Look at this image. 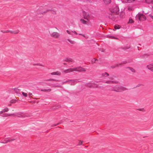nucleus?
I'll return each mask as SVG.
<instances>
[{"label":"nucleus","instance_id":"nucleus-1","mask_svg":"<svg viewBox=\"0 0 153 153\" xmlns=\"http://www.w3.org/2000/svg\"><path fill=\"white\" fill-rule=\"evenodd\" d=\"M57 29L56 27H52L49 30V32L51 36L55 39L58 38L59 37V34L55 31V29Z\"/></svg>","mask_w":153,"mask_h":153},{"label":"nucleus","instance_id":"nucleus-2","mask_svg":"<svg viewBox=\"0 0 153 153\" xmlns=\"http://www.w3.org/2000/svg\"><path fill=\"white\" fill-rule=\"evenodd\" d=\"M136 18H138L140 21H144L146 20V17L145 15L141 13H138L136 16Z\"/></svg>","mask_w":153,"mask_h":153},{"label":"nucleus","instance_id":"nucleus-3","mask_svg":"<svg viewBox=\"0 0 153 153\" xmlns=\"http://www.w3.org/2000/svg\"><path fill=\"white\" fill-rule=\"evenodd\" d=\"M82 16L83 18L86 20L88 21L90 20V16L89 13L85 11H83L82 13Z\"/></svg>","mask_w":153,"mask_h":153},{"label":"nucleus","instance_id":"nucleus-4","mask_svg":"<svg viewBox=\"0 0 153 153\" xmlns=\"http://www.w3.org/2000/svg\"><path fill=\"white\" fill-rule=\"evenodd\" d=\"M74 71L76 72L85 71H86L85 68L81 66L74 68Z\"/></svg>","mask_w":153,"mask_h":153},{"label":"nucleus","instance_id":"nucleus-5","mask_svg":"<svg viewBox=\"0 0 153 153\" xmlns=\"http://www.w3.org/2000/svg\"><path fill=\"white\" fill-rule=\"evenodd\" d=\"M109 80L106 81L105 82V83L107 84H115L116 83V81L112 80L113 79L112 77H109Z\"/></svg>","mask_w":153,"mask_h":153},{"label":"nucleus","instance_id":"nucleus-6","mask_svg":"<svg viewBox=\"0 0 153 153\" xmlns=\"http://www.w3.org/2000/svg\"><path fill=\"white\" fill-rule=\"evenodd\" d=\"M119 10V9L118 7H115L113 9H112L111 12V13L115 14L117 13Z\"/></svg>","mask_w":153,"mask_h":153},{"label":"nucleus","instance_id":"nucleus-7","mask_svg":"<svg viewBox=\"0 0 153 153\" xmlns=\"http://www.w3.org/2000/svg\"><path fill=\"white\" fill-rule=\"evenodd\" d=\"M101 75L102 77L106 79L109 76V74L106 72H104L101 74Z\"/></svg>","mask_w":153,"mask_h":153},{"label":"nucleus","instance_id":"nucleus-8","mask_svg":"<svg viewBox=\"0 0 153 153\" xmlns=\"http://www.w3.org/2000/svg\"><path fill=\"white\" fill-rule=\"evenodd\" d=\"M146 67L148 69L153 72V63L147 65Z\"/></svg>","mask_w":153,"mask_h":153},{"label":"nucleus","instance_id":"nucleus-9","mask_svg":"<svg viewBox=\"0 0 153 153\" xmlns=\"http://www.w3.org/2000/svg\"><path fill=\"white\" fill-rule=\"evenodd\" d=\"M74 71V68H70L68 69L65 70L64 71V72L65 73H68L73 72Z\"/></svg>","mask_w":153,"mask_h":153},{"label":"nucleus","instance_id":"nucleus-10","mask_svg":"<svg viewBox=\"0 0 153 153\" xmlns=\"http://www.w3.org/2000/svg\"><path fill=\"white\" fill-rule=\"evenodd\" d=\"M23 113L22 112H18L16 113V114H15V115L13 116H17L19 118H23Z\"/></svg>","mask_w":153,"mask_h":153},{"label":"nucleus","instance_id":"nucleus-11","mask_svg":"<svg viewBox=\"0 0 153 153\" xmlns=\"http://www.w3.org/2000/svg\"><path fill=\"white\" fill-rule=\"evenodd\" d=\"M115 14L111 13L109 14L108 15V16L110 19L114 20L115 19Z\"/></svg>","mask_w":153,"mask_h":153},{"label":"nucleus","instance_id":"nucleus-12","mask_svg":"<svg viewBox=\"0 0 153 153\" xmlns=\"http://www.w3.org/2000/svg\"><path fill=\"white\" fill-rule=\"evenodd\" d=\"M19 30H10L9 33H11L14 34H17L19 33Z\"/></svg>","mask_w":153,"mask_h":153},{"label":"nucleus","instance_id":"nucleus-13","mask_svg":"<svg viewBox=\"0 0 153 153\" xmlns=\"http://www.w3.org/2000/svg\"><path fill=\"white\" fill-rule=\"evenodd\" d=\"M30 115L27 113H23V118H26L30 117Z\"/></svg>","mask_w":153,"mask_h":153},{"label":"nucleus","instance_id":"nucleus-14","mask_svg":"<svg viewBox=\"0 0 153 153\" xmlns=\"http://www.w3.org/2000/svg\"><path fill=\"white\" fill-rule=\"evenodd\" d=\"M51 74L52 75H60L61 74V73L60 71H57L52 72L51 73Z\"/></svg>","mask_w":153,"mask_h":153},{"label":"nucleus","instance_id":"nucleus-15","mask_svg":"<svg viewBox=\"0 0 153 153\" xmlns=\"http://www.w3.org/2000/svg\"><path fill=\"white\" fill-rule=\"evenodd\" d=\"M80 21L82 23L84 24H87L89 22L88 21L86 20H85L82 19H80Z\"/></svg>","mask_w":153,"mask_h":153},{"label":"nucleus","instance_id":"nucleus-16","mask_svg":"<svg viewBox=\"0 0 153 153\" xmlns=\"http://www.w3.org/2000/svg\"><path fill=\"white\" fill-rule=\"evenodd\" d=\"M118 90H119V91H123L126 90H127V88L125 87L121 86L119 87V89Z\"/></svg>","mask_w":153,"mask_h":153},{"label":"nucleus","instance_id":"nucleus-17","mask_svg":"<svg viewBox=\"0 0 153 153\" xmlns=\"http://www.w3.org/2000/svg\"><path fill=\"white\" fill-rule=\"evenodd\" d=\"M15 115V114H7V113H5L3 115V117H7L10 116H14Z\"/></svg>","mask_w":153,"mask_h":153},{"label":"nucleus","instance_id":"nucleus-18","mask_svg":"<svg viewBox=\"0 0 153 153\" xmlns=\"http://www.w3.org/2000/svg\"><path fill=\"white\" fill-rule=\"evenodd\" d=\"M126 69L128 70H130L133 72H135V70L132 68L130 67H127L126 68Z\"/></svg>","mask_w":153,"mask_h":153},{"label":"nucleus","instance_id":"nucleus-19","mask_svg":"<svg viewBox=\"0 0 153 153\" xmlns=\"http://www.w3.org/2000/svg\"><path fill=\"white\" fill-rule=\"evenodd\" d=\"M135 0H123V1L124 3H131L135 1Z\"/></svg>","mask_w":153,"mask_h":153},{"label":"nucleus","instance_id":"nucleus-20","mask_svg":"<svg viewBox=\"0 0 153 153\" xmlns=\"http://www.w3.org/2000/svg\"><path fill=\"white\" fill-rule=\"evenodd\" d=\"M98 61V60L97 59H96L94 58L91 61V63L92 64H94L95 63H97V62Z\"/></svg>","mask_w":153,"mask_h":153},{"label":"nucleus","instance_id":"nucleus-21","mask_svg":"<svg viewBox=\"0 0 153 153\" xmlns=\"http://www.w3.org/2000/svg\"><path fill=\"white\" fill-rule=\"evenodd\" d=\"M21 93L23 95V96L24 97H27V93L24 92L23 91L21 92Z\"/></svg>","mask_w":153,"mask_h":153},{"label":"nucleus","instance_id":"nucleus-22","mask_svg":"<svg viewBox=\"0 0 153 153\" xmlns=\"http://www.w3.org/2000/svg\"><path fill=\"white\" fill-rule=\"evenodd\" d=\"M128 10L129 11H132L133 10L134 8L132 6H128Z\"/></svg>","mask_w":153,"mask_h":153},{"label":"nucleus","instance_id":"nucleus-23","mask_svg":"<svg viewBox=\"0 0 153 153\" xmlns=\"http://www.w3.org/2000/svg\"><path fill=\"white\" fill-rule=\"evenodd\" d=\"M104 1L105 4H108L110 3L111 0H104Z\"/></svg>","mask_w":153,"mask_h":153},{"label":"nucleus","instance_id":"nucleus-24","mask_svg":"<svg viewBox=\"0 0 153 153\" xmlns=\"http://www.w3.org/2000/svg\"><path fill=\"white\" fill-rule=\"evenodd\" d=\"M66 61L68 62H73L74 60L73 59L71 58H68L67 59Z\"/></svg>","mask_w":153,"mask_h":153},{"label":"nucleus","instance_id":"nucleus-25","mask_svg":"<svg viewBox=\"0 0 153 153\" xmlns=\"http://www.w3.org/2000/svg\"><path fill=\"white\" fill-rule=\"evenodd\" d=\"M120 17L121 18H123L125 17V14L123 12H121L120 13Z\"/></svg>","mask_w":153,"mask_h":153},{"label":"nucleus","instance_id":"nucleus-26","mask_svg":"<svg viewBox=\"0 0 153 153\" xmlns=\"http://www.w3.org/2000/svg\"><path fill=\"white\" fill-rule=\"evenodd\" d=\"M134 22V21L131 18H130L128 23H132Z\"/></svg>","mask_w":153,"mask_h":153},{"label":"nucleus","instance_id":"nucleus-27","mask_svg":"<svg viewBox=\"0 0 153 153\" xmlns=\"http://www.w3.org/2000/svg\"><path fill=\"white\" fill-rule=\"evenodd\" d=\"M146 3H153V0H146Z\"/></svg>","mask_w":153,"mask_h":153},{"label":"nucleus","instance_id":"nucleus-28","mask_svg":"<svg viewBox=\"0 0 153 153\" xmlns=\"http://www.w3.org/2000/svg\"><path fill=\"white\" fill-rule=\"evenodd\" d=\"M3 110L4 112H7L9 111V108L7 107H5L3 109Z\"/></svg>","mask_w":153,"mask_h":153},{"label":"nucleus","instance_id":"nucleus-29","mask_svg":"<svg viewBox=\"0 0 153 153\" xmlns=\"http://www.w3.org/2000/svg\"><path fill=\"white\" fill-rule=\"evenodd\" d=\"M67 40L71 44H74L75 43L74 42L71 40L69 39H67Z\"/></svg>","mask_w":153,"mask_h":153},{"label":"nucleus","instance_id":"nucleus-30","mask_svg":"<svg viewBox=\"0 0 153 153\" xmlns=\"http://www.w3.org/2000/svg\"><path fill=\"white\" fill-rule=\"evenodd\" d=\"M51 91V89H42L41 91L44 92H50Z\"/></svg>","mask_w":153,"mask_h":153},{"label":"nucleus","instance_id":"nucleus-31","mask_svg":"<svg viewBox=\"0 0 153 153\" xmlns=\"http://www.w3.org/2000/svg\"><path fill=\"white\" fill-rule=\"evenodd\" d=\"M15 140V139H13H13H9L7 140H5L6 141L5 143H7V142H10L11 141H12L14 140Z\"/></svg>","mask_w":153,"mask_h":153},{"label":"nucleus","instance_id":"nucleus-32","mask_svg":"<svg viewBox=\"0 0 153 153\" xmlns=\"http://www.w3.org/2000/svg\"><path fill=\"white\" fill-rule=\"evenodd\" d=\"M20 90L17 88H14V91H15V92L17 93H18L20 91Z\"/></svg>","mask_w":153,"mask_h":153},{"label":"nucleus","instance_id":"nucleus-33","mask_svg":"<svg viewBox=\"0 0 153 153\" xmlns=\"http://www.w3.org/2000/svg\"><path fill=\"white\" fill-rule=\"evenodd\" d=\"M51 13L52 14L56 15V12L55 10H51Z\"/></svg>","mask_w":153,"mask_h":153},{"label":"nucleus","instance_id":"nucleus-34","mask_svg":"<svg viewBox=\"0 0 153 153\" xmlns=\"http://www.w3.org/2000/svg\"><path fill=\"white\" fill-rule=\"evenodd\" d=\"M120 26L119 25H116L114 26V28L115 29H119L120 28Z\"/></svg>","mask_w":153,"mask_h":153},{"label":"nucleus","instance_id":"nucleus-35","mask_svg":"<svg viewBox=\"0 0 153 153\" xmlns=\"http://www.w3.org/2000/svg\"><path fill=\"white\" fill-rule=\"evenodd\" d=\"M28 95L29 96V97L30 98H32L33 97H32V96H33V94L32 93H30V92H29L28 94Z\"/></svg>","mask_w":153,"mask_h":153},{"label":"nucleus","instance_id":"nucleus-36","mask_svg":"<svg viewBox=\"0 0 153 153\" xmlns=\"http://www.w3.org/2000/svg\"><path fill=\"white\" fill-rule=\"evenodd\" d=\"M49 11V10H46L45 11H44V12H42V13H41V14H42V15H44L45 14V13H47V12H48Z\"/></svg>","mask_w":153,"mask_h":153},{"label":"nucleus","instance_id":"nucleus-37","mask_svg":"<svg viewBox=\"0 0 153 153\" xmlns=\"http://www.w3.org/2000/svg\"><path fill=\"white\" fill-rule=\"evenodd\" d=\"M1 32L3 33H9V30H1Z\"/></svg>","mask_w":153,"mask_h":153},{"label":"nucleus","instance_id":"nucleus-38","mask_svg":"<svg viewBox=\"0 0 153 153\" xmlns=\"http://www.w3.org/2000/svg\"><path fill=\"white\" fill-rule=\"evenodd\" d=\"M16 100H12L10 101V102L12 103H16Z\"/></svg>","mask_w":153,"mask_h":153},{"label":"nucleus","instance_id":"nucleus-39","mask_svg":"<svg viewBox=\"0 0 153 153\" xmlns=\"http://www.w3.org/2000/svg\"><path fill=\"white\" fill-rule=\"evenodd\" d=\"M130 48V46H129L126 47H124L123 49L124 50H125L127 49H129Z\"/></svg>","mask_w":153,"mask_h":153},{"label":"nucleus","instance_id":"nucleus-40","mask_svg":"<svg viewBox=\"0 0 153 153\" xmlns=\"http://www.w3.org/2000/svg\"><path fill=\"white\" fill-rule=\"evenodd\" d=\"M83 143V141L81 140H79L78 141V144L79 145H82Z\"/></svg>","mask_w":153,"mask_h":153},{"label":"nucleus","instance_id":"nucleus-41","mask_svg":"<svg viewBox=\"0 0 153 153\" xmlns=\"http://www.w3.org/2000/svg\"><path fill=\"white\" fill-rule=\"evenodd\" d=\"M66 31L67 33H68V34H71V35L72 34V31H70L68 30H66Z\"/></svg>","mask_w":153,"mask_h":153},{"label":"nucleus","instance_id":"nucleus-42","mask_svg":"<svg viewBox=\"0 0 153 153\" xmlns=\"http://www.w3.org/2000/svg\"><path fill=\"white\" fill-rule=\"evenodd\" d=\"M33 65H38V66H42V65L40 64H39V63H36V64H33Z\"/></svg>","mask_w":153,"mask_h":153},{"label":"nucleus","instance_id":"nucleus-43","mask_svg":"<svg viewBox=\"0 0 153 153\" xmlns=\"http://www.w3.org/2000/svg\"><path fill=\"white\" fill-rule=\"evenodd\" d=\"M49 81H58V80L57 79H51L48 80Z\"/></svg>","mask_w":153,"mask_h":153},{"label":"nucleus","instance_id":"nucleus-44","mask_svg":"<svg viewBox=\"0 0 153 153\" xmlns=\"http://www.w3.org/2000/svg\"><path fill=\"white\" fill-rule=\"evenodd\" d=\"M82 36L84 37L85 39L88 38V37L87 36L84 35H82Z\"/></svg>","mask_w":153,"mask_h":153},{"label":"nucleus","instance_id":"nucleus-45","mask_svg":"<svg viewBox=\"0 0 153 153\" xmlns=\"http://www.w3.org/2000/svg\"><path fill=\"white\" fill-rule=\"evenodd\" d=\"M53 87H58V88H60V87H61V86H60V85H54Z\"/></svg>","mask_w":153,"mask_h":153},{"label":"nucleus","instance_id":"nucleus-46","mask_svg":"<svg viewBox=\"0 0 153 153\" xmlns=\"http://www.w3.org/2000/svg\"><path fill=\"white\" fill-rule=\"evenodd\" d=\"M3 113H4V112L3 111V110L2 111H0V114H2Z\"/></svg>","mask_w":153,"mask_h":153},{"label":"nucleus","instance_id":"nucleus-47","mask_svg":"<svg viewBox=\"0 0 153 153\" xmlns=\"http://www.w3.org/2000/svg\"><path fill=\"white\" fill-rule=\"evenodd\" d=\"M72 32L73 33H74L75 34H77V33L75 31H72Z\"/></svg>","mask_w":153,"mask_h":153},{"label":"nucleus","instance_id":"nucleus-48","mask_svg":"<svg viewBox=\"0 0 153 153\" xmlns=\"http://www.w3.org/2000/svg\"><path fill=\"white\" fill-rule=\"evenodd\" d=\"M70 81H72L73 82H74L76 81V80H70Z\"/></svg>","mask_w":153,"mask_h":153},{"label":"nucleus","instance_id":"nucleus-49","mask_svg":"<svg viewBox=\"0 0 153 153\" xmlns=\"http://www.w3.org/2000/svg\"><path fill=\"white\" fill-rule=\"evenodd\" d=\"M150 17H151V18L152 19H153V16H150Z\"/></svg>","mask_w":153,"mask_h":153},{"label":"nucleus","instance_id":"nucleus-50","mask_svg":"<svg viewBox=\"0 0 153 153\" xmlns=\"http://www.w3.org/2000/svg\"><path fill=\"white\" fill-rule=\"evenodd\" d=\"M79 35L82 36V34H79Z\"/></svg>","mask_w":153,"mask_h":153},{"label":"nucleus","instance_id":"nucleus-51","mask_svg":"<svg viewBox=\"0 0 153 153\" xmlns=\"http://www.w3.org/2000/svg\"><path fill=\"white\" fill-rule=\"evenodd\" d=\"M63 64H64V65H66V64L65 63H64Z\"/></svg>","mask_w":153,"mask_h":153},{"label":"nucleus","instance_id":"nucleus-52","mask_svg":"<svg viewBox=\"0 0 153 153\" xmlns=\"http://www.w3.org/2000/svg\"><path fill=\"white\" fill-rule=\"evenodd\" d=\"M10 105H10H10H9V106H10Z\"/></svg>","mask_w":153,"mask_h":153},{"label":"nucleus","instance_id":"nucleus-53","mask_svg":"<svg viewBox=\"0 0 153 153\" xmlns=\"http://www.w3.org/2000/svg\"><path fill=\"white\" fill-rule=\"evenodd\" d=\"M10 105H10H10H9V106H10Z\"/></svg>","mask_w":153,"mask_h":153},{"label":"nucleus","instance_id":"nucleus-54","mask_svg":"<svg viewBox=\"0 0 153 153\" xmlns=\"http://www.w3.org/2000/svg\"><path fill=\"white\" fill-rule=\"evenodd\" d=\"M59 153V152H57V153Z\"/></svg>","mask_w":153,"mask_h":153}]
</instances>
